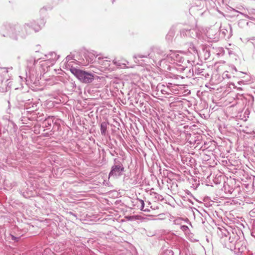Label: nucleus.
Masks as SVG:
<instances>
[{
	"instance_id": "nucleus-2",
	"label": "nucleus",
	"mask_w": 255,
	"mask_h": 255,
	"mask_svg": "<svg viewBox=\"0 0 255 255\" xmlns=\"http://www.w3.org/2000/svg\"><path fill=\"white\" fill-rule=\"evenodd\" d=\"M124 168L122 165H117L112 167V170L109 173V178L112 176H118L122 174Z\"/></svg>"
},
{
	"instance_id": "nucleus-5",
	"label": "nucleus",
	"mask_w": 255,
	"mask_h": 255,
	"mask_svg": "<svg viewBox=\"0 0 255 255\" xmlns=\"http://www.w3.org/2000/svg\"><path fill=\"white\" fill-rule=\"evenodd\" d=\"M105 62H107V65H108V66H109V65H110V64H109V62H109V61H106Z\"/></svg>"
},
{
	"instance_id": "nucleus-1",
	"label": "nucleus",
	"mask_w": 255,
	"mask_h": 255,
	"mask_svg": "<svg viewBox=\"0 0 255 255\" xmlns=\"http://www.w3.org/2000/svg\"><path fill=\"white\" fill-rule=\"evenodd\" d=\"M70 71L81 82L84 83H91L94 79L93 74L80 69L73 68L70 69Z\"/></svg>"
},
{
	"instance_id": "nucleus-3",
	"label": "nucleus",
	"mask_w": 255,
	"mask_h": 255,
	"mask_svg": "<svg viewBox=\"0 0 255 255\" xmlns=\"http://www.w3.org/2000/svg\"><path fill=\"white\" fill-rule=\"evenodd\" d=\"M108 124L106 122H103L101 124V133L102 134H105L107 128Z\"/></svg>"
},
{
	"instance_id": "nucleus-4",
	"label": "nucleus",
	"mask_w": 255,
	"mask_h": 255,
	"mask_svg": "<svg viewBox=\"0 0 255 255\" xmlns=\"http://www.w3.org/2000/svg\"><path fill=\"white\" fill-rule=\"evenodd\" d=\"M141 204H142V208H141V210H143L144 202H143V201L142 200H141Z\"/></svg>"
}]
</instances>
